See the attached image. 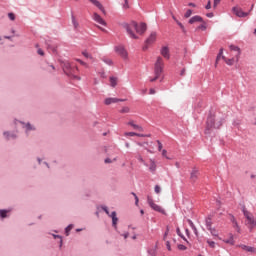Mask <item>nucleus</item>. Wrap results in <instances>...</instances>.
Returning a JSON list of instances; mask_svg holds the SVG:
<instances>
[{"instance_id": "1", "label": "nucleus", "mask_w": 256, "mask_h": 256, "mask_svg": "<svg viewBox=\"0 0 256 256\" xmlns=\"http://www.w3.org/2000/svg\"><path fill=\"white\" fill-rule=\"evenodd\" d=\"M124 29L127 31V34L129 35V37H131V39H139V37L135 35V32H133V30H136V33H138L139 35H143V33L147 31V24H137V22H131L130 24H124Z\"/></svg>"}, {"instance_id": "2", "label": "nucleus", "mask_w": 256, "mask_h": 256, "mask_svg": "<svg viewBox=\"0 0 256 256\" xmlns=\"http://www.w3.org/2000/svg\"><path fill=\"white\" fill-rule=\"evenodd\" d=\"M164 62H163V58L158 57L155 65H154V73H155V77L150 79L151 83H154V81H156L157 79H159V77H161V73H163V67H164Z\"/></svg>"}, {"instance_id": "3", "label": "nucleus", "mask_w": 256, "mask_h": 256, "mask_svg": "<svg viewBox=\"0 0 256 256\" xmlns=\"http://www.w3.org/2000/svg\"><path fill=\"white\" fill-rule=\"evenodd\" d=\"M221 125H223V121H217V120H215V116L210 115L206 122L205 134L209 135L210 129H213V127H214V129H219L221 127Z\"/></svg>"}, {"instance_id": "4", "label": "nucleus", "mask_w": 256, "mask_h": 256, "mask_svg": "<svg viewBox=\"0 0 256 256\" xmlns=\"http://www.w3.org/2000/svg\"><path fill=\"white\" fill-rule=\"evenodd\" d=\"M243 213H244V217H246L248 221V225L250 226V229H253L254 227H256V221L253 214H251V212L247 210H243Z\"/></svg>"}, {"instance_id": "5", "label": "nucleus", "mask_w": 256, "mask_h": 256, "mask_svg": "<svg viewBox=\"0 0 256 256\" xmlns=\"http://www.w3.org/2000/svg\"><path fill=\"white\" fill-rule=\"evenodd\" d=\"M147 203L151 207V209H153V211H157L158 213H165V210L162 209L161 206L157 205L155 201H153V198H151L150 196H148L147 198Z\"/></svg>"}, {"instance_id": "6", "label": "nucleus", "mask_w": 256, "mask_h": 256, "mask_svg": "<svg viewBox=\"0 0 256 256\" xmlns=\"http://www.w3.org/2000/svg\"><path fill=\"white\" fill-rule=\"evenodd\" d=\"M232 13H234L236 17H247L249 15V12H243V9L238 6L232 8Z\"/></svg>"}, {"instance_id": "7", "label": "nucleus", "mask_w": 256, "mask_h": 256, "mask_svg": "<svg viewBox=\"0 0 256 256\" xmlns=\"http://www.w3.org/2000/svg\"><path fill=\"white\" fill-rule=\"evenodd\" d=\"M115 51L118 55H120V57H122V59H127V57L129 56L127 50H125V47L123 46H116Z\"/></svg>"}, {"instance_id": "8", "label": "nucleus", "mask_w": 256, "mask_h": 256, "mask_svg": "<svg viewBox=\"0 0 256 256\" xmlns=\"http://www.w3.org/2000/svg\"><path fill=\"white\" fill-rule=\"evenodd\" d=\"M92 19L93 21H95L96 23H98V25H103L104 27L107 26V22H105L103 20V18L101 17V15H99L97 12H94L92 14Z\"/></svg>"}, {"instance_id": "9", "label": "nucleus", "mask_w": 256, "mask_h": 256, "mask_svg": "<svg viewBox=\"0 0 256 256\" xmlns=\"http://www.w3.org/2000/svg\"><path fill=\"white\" fill-rule=\"evenodd\" d=\"M88 1L92 3L94 7H97V9H99L101 13H103V15H107V11H105V7H103V4H101V2H99L98 0H88Z\"/></svg>"}, {"instance_id": "10", "label": "nucleus", "mask_w": 256, "mask_h": 256, "mask_svg": "<svg viewBox=\"0 0 256 256\" xmlns=\"http://www.w3.org/2000/svg\"><path fill=\"white\" fill-rule=\"evenodd\" d=\"M197 179H199V170L194 168L190 173V181L191 183H197Z\"/></svg>"}, {"instance_id": "11", "label": "nucleus", "mask_w": 256, "mask_h": 256, "mask_svg": "<svg viewBox=\"0 0 256 256\" xmlns=\"http://www.w3.org/2000/svg\"><path fill=\"white\" fill-rule=\"evenodd\" d=\"M157 41V32H152L150 36L146 39L147 45H153Z\"/></svg>"}, {"instance_id": "12", "label": "nucleus", "mask_w": 256, "mask_h": 256, "mask_svg": "<svg viewBox=\"0 0 256 256\" xmlns=\"http://www.w3.org/2000/svg\"><path fill=\"white\" fill-rule=\"evenodd\" d=\"M162 57H164V59H170L171 58V54L169 52V47L167 46H163L161 48V51H160Z\"/></svg>"}, {"instance_id": "13", "label": "nucleus", "mask_w": 256, "mask_h": 256, "mask_svg": "<svg viewBox=\"0 0 256 256\" xmlns=\"http://www.w3.org/2000/svg\"><path fill=\"white\" fill-rule=\"evenodd\" d=\"M230 50L234 51V57H236V62H239V56L241 55V49L235 45H230Z\"/></svg>"}, {"instance_id": "14", "label": "nucleus", "mask_w": 256, "mask_h": 256, "mask_svg": "<svg viewBox=\"0 0 256 256\" xmlns=\"http://www.w3.org/2000/svg\"><path fill=\"white\" fill-rule=\"evenodd\" d=\"M123 101H126L125 99H118V98H106L105 99V105H111L113 103H123Z\"/></svg>"}, {"instance_id": "15", "label": "nucleus", "mask_w": 256, "mask_h": 256, "mask_svg": "<svg viewBox=\"0 0 256 256\" xmlns=\"http://www.w3.org/2000/svg\"><path fill=\"white\" fill-rule=\"evenodd\" d=\"M238 247H240V249H243V251H247L248 253H255V251H256V249L254 247L247 246L244 244H240V245H238Z\"/></svg>"}, {"instance_id": "16", "label": "nucleus", "mask_w": 256, "mask_h": 256, "mask_svg": "<svg viewBox=\"0 0 256 256\" xmlns=\"http://www.w3.org/2000/svg\"><path fill=\"white\" fill-rule=\"evenodd\" d=\"M127 125H129L130 127H132L135 131H140L143 132V128L137 124H135V121L130 120Z\"/></svg>"}, {"instance_id": "17", "label": "nucleus", "mask_w": 256, "mask_h": 256, "mask_svg": "<svg viewBox=\"0 0 256 256\" xmlns=\"http://www.w3.org/2000/svg\"><path fill=\"white\" fill-rule=\"evenodd\" d=\"M222 59L225 61L226 65H234L235 63H237V56H235L234 58H226V57H222Z\"/></svg>"}, {"instance_id": "18", "label": "nucleus", "mask_w": 256, "mask_h": 256, "mask_svg": "<svg viewBox=\"0 0 256 256\" xmlns=\"http://www.w3.org/2000/svg\"><path fill=\"white\" fill-rule=\"evenodd\" d=\"M111 219H112V225L113 227H117V223L119 221V218H117V212H112L110 215Z\"/></svg>"}, {"instance_id": "19", "label": "nucleus", "mask_w": 256, "mask_h": 256, "mask_svg": "<svg viewBox=\"0 0 256 256\" xmlns=\"http://www.w3.org/2000/svg\"><path fill=\"white\" fill-rule=\"evenodd\" d=\"M190 25L193 23H203V18L201 16H194L189 20Z\"/></svg>"}, {"instance_id": "20", "label": "nucleus", "mask_w": 256, "mask_h": 256, "mask_svg": "<svg viewBox=\"0 0 256 256\" xmlns=\"http://www.w3.org/2000/svg\"><path fill=\"white\" fill-rule=\"evenodd\" d=\"M149 171H151V173H155V171H157V164L153 159H150Z\"/></svg>"}, {"instance_id": "21", "label": "nucleus", "mask_w": 256, "mask_h": 256, "mask_svg": "<svg viewBox=\"0 0 256 256\" xmlns=\"http://www.w3.org/2000/svg\"><path fill=\"white\" fill-rule=\"evenodd\" d=\"M71 19H72V25H73L74 29H79V22L75 18V15L72 14Z\"/></svg>"}, {"instance_id": "22", "label": "nucleus", "mask_w": 256, "mask_h": 256, "mask_svg": "<svg viewBox=\"0 0 256 256\" xmlns=\"http://www.w3.org/2000/svg\"><path fill=\"white\" fill-rule=\"evenodd\" d=\"M224 243H227L228 245H235V240L233 239V235H230L229 239L224 240Z\"/></svg>"}, {"instance_id": "23", "label": "nucleus", "mask_w": 256, "mask_h": 256, "mask_svg": "<svg viewBox=\"0 0 256 256\" xmlns=\"http://www.w3.org/2000/svg\"><path fill=\"white\" fill-rule=\"evenodd\" d=\"M110 85L111 87H117V78L110 77Z\"/></svg>"}, {"instance_id": "24", "label": "nucleus", "mask_w": 256, "mask_h": 256, "mask_svg": "<svg viewBox=\"0 0 256 256\" xmlns=\"http://www.w3.org/2000/svg\"><path fill=\"white\" fill-rule=\"evenodd\" d=\"M208 230L210 231L211 235H213V237L219 236V232H217L215 228H208Z\"/></svg>"}, {"instance_id": "25", "label": "nucleus", "mask_w": 256, "mask_h": 256, "mask_svg": "<svg viewBox=\"0 0 256 256\" xmlns=\"http://www.w3.org/2000/svg\"><path fill=\"white\" fill-rule=\"evenodd\" d=\"M176 23L180 27L183 33H187V30L185 29V26L183 25V23L179 22V20H176Z\"/></svg>"}, {"instance_id": "26", "label": "nucleus", "mask_w": 256, "mask_h": 256, "mask_svg": "<svg viewBox=\"0 0 256 256\" xmlns=\"http://www.w3.org/2000/svg\"><path fill=\"white\" fill-rule=\"evenodd\" d=\"M102 61L104 63H106V65H113V60H111V59H109L107 57L102 58Z\"/></svg>"}, {"instance_id": "27", "label": "nucleus", "mask_w": 256, "mask_h": 256, "mask_svg": "<svg viewBox=\"0 0 256 256\" xmlns=\"http://www.w3.org/2000/svg\"><path fill=\"white\" fill-rule=\"evenodd\" d=\"M211 225H213V222H211V217H208L206 219V227H207V229H211L212 228Z\"/></svg>"}, {"instance_id": "28", "label": "nucleus", "mask_w": 256, "mask_h": 256, "mask_svg": "<svg viewBox=\"0 0 256 256\" xmlns=\"http://www.w3.org/2000/svg\"><path fill=\"white\" fill-rule=\"evenodd\" d=\"M188 223H189L190 227L193 229L195 235H197V228L195 227V224H193V221L188 220Z\"/></svg>"}, {"instance_id": "29", "label": "nucleus", "mask_w": 256, "mask_h": 256, "mask_svg": "<svg viewBox=\"0 0 256 256\" xmlns=\"http://www.w3.org/2000/svg\"><path fill=\"white\" fill-rule=\"evenodd\" d=\"M197 29L201 30V31H205L207 29V24L204 22L203 24H201L200 26L197 27Z\"/></svg>"}, {"instance_id": "30", "label": "nucleus", "mask_w": 256, "mask_h": 256, "mask_svg": "<svg viewBox=\"0 0 256 256\" xmlns=\"http://www.w3.org/2000/svg\"><path fill=\"white\" fill-rule=\"evenodd\" d=\"M7 210H0V217H2V219H5V217H7Z\"/></svg>"}, {"instance_id": "31", "label": "nucleus", "mask_w": 256, "mask_h": 256, "mask_svg": "<svg viewBox=\"0 0 256 256\" xmlns=\"http://www.w3.org/2000/svg\"><path fill=\"white\" fill-rule=\"evenodd\" d=\"M191 15H193V11H192L191 9H189V10L186 11L184 17H185L186 19H189V17H190Z\"/></svg>"}, {"instance_id": "32", "label": "nucleus", "mask_w": 256, "mask_h": 256, "mask_svg": "<svg viewBox=\"0 0 256 256\" xmlns=\"http://www.w3.org/2000/svg\"><path fill=\"white\" fill-rule=\"evenodd\" d=\"M131 109L129 107H123L121 110H120V113H130Z\"/></svg>"}, {"instance_id": "33", "label": "nucleus", "mask_w": 256, "mask_h": 256, "mask_svg": "<svg viewBox=\"0 0 256 256\" xmlns=\"http://www.w3.org/2000/svg\"><path fill=\"white\" fill-rule=\"evenodd\" d=\"M124 135H125V137H136L137 133H135V132H126Z\"/></svg>"}, {"instance_id": "34", "label": "nucleus", "mask_w": 256, "mask_h": 256, "mask_svg": "<svg viewBox=\"0 0 256 256\" xmlns=\"http://www.w3.org/2000/svg\"><path fill=\"white\" fill-rule=\"evenodd\" d=\"M178 249H179V251H186L187 250V246H185L183 244H179L178 245Z\"/></svg>"}, {"instance_id": "35", "label": "nucleus", "mask_w": 256, "mask_h": 256, "mask_svg": "<svg viewBox=\"0 0 256 256\" xmlns=\"http://www.w3.org/2000/svg\"><path fill=\"white\" fill-rule=\"evenodd\" d=\"M123 9H129V0H124Z\"/></svg>"}, {"instance_id": "36", "label": "nucleus", "mask_w": 256, "mask_h": 256, "mask_svg": "<svg viewBox=\"0 0 256 256\" xmlns=\"http://www.w3.org/2000/svg\"><path fill=\"white\" fill-rule=\"evenodd\" d=\"M207 243H208L209 247H211V249H215V242H213L211 240H207Z\"/></svg>"}, {"instance_id": "37", "label": "nucleus", "mask_w": 256, "mask_h": 256, "mask_svg": "<svg viewBox=\"0 0 256 256\" xmlns=\"http://www.w3.org/2000/svg\"><path fill=\"white\" fill-rule=\"evenodd\" d=\"M68 69H71V64L69 63V62H66L65 64H64V71H68Z\"/></svg>"}, {"instance_id": "38", "label": "nucleus", "mask_w": 256, "mask_h": 256, "mask_svg": "<svg viewBox=\"0 0 256 256\" xmlns=\"http://www.w3.org/2000/svg\"><path fill=\"white\" fill-rule=\"evenodd\" d=\"M132 195L135 198V205H139V197H137V194H135V192H132Z\"/></svg>"}, {"instance_id": "39", "label": "nucleus", "mask_w": 256, "mask_h": 256, "mask_svg": "<svg viewBox=\"0 0 256 256\" xmlns=\"http://www.w3.org/2000/svg\"><path fill=\"white\" fill-rule=\"evenodd\" d=\"M8 17L10 21H15V15L12 12L8 14Z\"/></svg>"}, {"instance_id": "40", "label": "nucleus", "mask_w": 256, "mask_h": 256, "mask_svg": "<svg viewBox=\"0 0 256 256\" xmlns=\"http://www.w3.org/2000/svg\"><path fill=\"white\" fill-rule=\"evenodd\" d=\"M221 55H223V49L220 50V52L216 58V63H219V59H221Z\"/></svg>"}, {"instance_id": "41", "label": "nucleus", "mask_w": 256, "mask_h": 256, "mask_svg": "<svg viewBox=\"0 0 256 256\" xmlns=\"http://www.w3.org/2000/svg\"><path fill=\"white\" fill-rule=\"evenodd\" d=\"M155 193L159 194L161 193V187L159 185H156L154 188Z\"/></svg>"}, {"instance_id": "42", "label": "nucleus", "mask_w": 256, "mask_h": 256, "mask_svg": "<svg viewBox=\"0 0 256 256\" xmlns=\"http://www.w3.org/2000/svg\"><path fill=\"white\" fill-rule=\"evenodd\" d=\"M157 144H158V151H162L163 144L161 143V141L157 140Z\"/></svg>"}, {"instance_id": "43", "label": "nucleus", "mask_w": 256, "mask_h": 256, "mask_svg": "<svg viewBox=\"0 0 256 256\" xmlns=\"http://www.w3.org/2000/svg\"><path fill=\"white\" fill-rule=\"evenodd\" d=\"M54 239H60V247L63 245V239H61V236L59 235H54Z\"/></svg>"}, {"instance_id": "44", "label": "nucleus", "mask_w": 256, "mask_h": 256, "mask_svg": "<svg viewBox=\"0 0 256 256\" xmlns=\"http://www.w3.org/2000/svg\"><path fill=\"white\" fill-rule=\"evenodd\" d=\"M71 229H73V225H69L67 228H66V235L69 236V231H71Z\"/></svg>"}, {"instance_id": "45", "label": "nucleus", "mask_w": 256, "mask_h": 256, "mask_svg": "<svg viewBox=\"0 0 256 256\" xmlns=\"http://www.w3.org/2000/svg\"><path fill=\"white\" fill-rule=\"evenodd\" d=\"M82 55H84L87 59H93L91 55H89L86 51L82 52Z\"/></svg>"}, {"instance_id": "46", "label": "nucleus", "mask_w": 256, "mask_h": 256, "mask_svg": "<svg viewBox=\"0 0 256 256\" xmlns=\"http://www.w3.org/2000/svg\"><path fill=\"white\" fill-rule=\"evenodd\" d=\"M162 157L169 159V157L167 156V150H162Z\"/></svg>"}, {"instance_id": "47", "label": "nucleus", "mask_w": 256, "mask_h": 256, "mask_svg": "<svg viewBox=\"0 0 256 256\" xmlns=\"http://www.w3.org/2000/svg\"><path fill=\"white\" fill-rule=\"evenodd\" d=\"M38 55H41L43 57V55H45V52H43V49L39 48L37 51Z\"/></svg>"}, {"instance_id": "48", "label": "nucleus", "mask_w": 256, "mask_h": 256, "mask_svg": "<svg viewBox=\"0 0 256 256\" xmlns=\"http://www.w3.org/2000/svg\"><path fill=\"white\" fill-rule=\"evenodd\" d=\"M232 222L237 229H239V225H237V221L235 220V217H232Z\"/></svg>"}, {"instance_id": "49", "label": "nucleus", "mask_w": 256, "mask_h": 256, "mask_svg": "<svg viewBox=\"0 0 256 256\" xmlns=\"http://www.w3.org/2000/svg\"><path fill=\"white\" fill-rule=\"evenodd\" d=\"M166 247L168 251H171V243L169 241L166 242Z\"/></svg>"}, {"instance_id": "50", "label": "nucleus", "mask_w": 256, "mask_h": 256, "mask_svg": "<svg viewBox=\"0 0 256 256\" xmlns=\"http://www.w3.org/2000/svg\"><path fill=\"white\" fill-rule=\"evenodd\" d=\"M77 61L80 65H85V67H87V63L83 62V60L77 59Z\"/></svg>"}, {"instance_id": "51", "label": "nucleus", "mask_w": 256, "mask_h": 256, "mask_svg": "<svg viewBox=\"0 0 256 256\" xmlns=\"http://www.w3.org/2000/svg\"><path fill=\"white\" fill-rule=\"evenodd\" d=\"M136 137H150V135L136 133Z\"/></svg>"}, {"instance_id": "52", "label": "nucleus", "mask_w": 256, "mask_h": 256, "mask_svg": "<svg viewBox=\"0 0 256 256\" xmlns=\"http://www.w3.org/2000/svg\"><path fill=\"white\" fill-rule=\"evenodd\" d=\"M205 9H211V0L208 1L207 5L205 6Z\"/></svg>"}, {"instance_id": "53", "label": "nucleus", "mask_w": 256, "mask_h": 256, "mask_svg": "<svg viewBox=\"0 0 256 256\" xmlns=\"http://www.w3.org/2000/svg\"><path fill=\"white\" fill-rule=\"evenodd\" d=\"M4 135L7 136V139H10V138L15 139V135L8 136L7 132H5Z\"/></svg>"}, {"instance_id": "54", "label": "nucleus", "mask_w": 256, "mask_h": 256, "mask_svg": "<svg viewBox=\"0 0 256 256\" xmlns=\"http://www.w3.org/2000/svg\"><path fill=\"white\" fill-rule=\"evenodd\" d=\"M219 3H221V0H214V7H217Z\"/></svg>"}, {"instance_id": "55", "label": "nucleus", "mask_w": 256, "mask_h": 256, "mask_svg": "<svg viewBox=\"0 0 256 256\" xmlns=\"http://www.w3.org/2000/svg\"><path fill=\"white\" fill-rule=\"evenodd\" d=\"M149 93H150V95H155L156 91L154 88H151Z\"/></svg>"}, {"instance_id": "56", "label": "nucleus", "mask_w": 256, "mask_h": 256, "mask_svg": "<svg viewBox=\"0 0 256 256\" xmlns=\"http://www.w3.org/2000/svg\"><path fill=\"white\" fill-rule=\"evenodd\" d=\"M103 211H105V213L107 214V215H111V214H109V209H107V207H103Z\"/></svg>"}, {"instance_id": "57", "label": "nucleus", "mask_w": 256, "mask_h": 256, "mask_svg": "<svg viewBox=\"0 0 256 256\" xmlns=\"http://www.w3.org/2000/svg\"><path fill=\"white\" fill-rule=\"evenodd\" d=\"M138 161H140V163H145V160H143V157L138 156Z\"/></svg>"}, {"instance_id": "58", "label": "nucleus", "mask_w": 256, "mask_h": 256, "mask_svg": "<svg viewBox=\"0 0 256 256\" xmlns=\"http://www.w3.org/2000/svg\"><path fill=\"white\" fill-rule=\"evenodd\" d=\"M26 128H27V131L33 129V127L31 126V124H27V125H26Z\"/></svg>"}, {"instance_id": "59", "label": "nucleus", "mask_w": 256, "mask_h": 256, "mask_svg": "<svg viewBox=\"0 0 256 256\" xmlns=\"http://www.w3.org/2000/svg\"><path fill=\"white\" fill-rule=\"evenodd\" d=\"M188 6L189 7H197V5H195V3H189Z\"/></svg>"}, {"instance_id": "60", "label": "nucleus", "mask_w": 256, "mask_h": 256, "mask_svg": "<svg viewBox=\"0 0 256 256\" xmlns=\"http://www.w3.org/2000/svg\"><path fill=\"white\" fill-rule=\"evenodd\" d=\"M167 235H169V229H167V231L164 233V239L167 237Z\"/></svg>"}, {"instance_id": "61", "label": "nucleus", "mask_w": 256, "mask_h": 256, "mask_svg": "<svg viewBox=\"0 0 256 256\" xmlns=\"http://www.w3.org/2000/svg\"><path fill=\"white\" fill-rule=\"evenodd\" d=\"M206 16L211 19L213 17V13H208V14H206Z\"/></svg>"}, {"instance_id": "62", "label": "nucleus", "mask_w": 256, "mask_h": 256, "mask_svg": "<svg viewBox=\"0 0 256 256\" xmlns=\"http://www.w3.org/2000/svg\"><path fill=\"white\" fill-rule=\"evenodd\" d=\"M105 163H112V161L109 158H106Z\"/></svg>"}, {"instance_id": "63", "label": "nucleus", "mask_w": 256, "mask_h": 256, "mask_svg": "<svg viewBox=\"0 0 256 256\" xmlns=\"http://www.w3.org/2000/svg\"><path fill=\"white\" fill-rule=\"evenodd\" d=\"M124 239H127V237H129V233H126L123 235Z\"/></svg>"}, {"instance_id": "64", "label": "nucleus", "mask_w": 256, "mask_h": 256, "mask_svg": "<svg viewBox=\"0 0 256 256\" xmlns=\"http://www.w3.org/2000/svg\"><path fill=\"white\" fill-rule=\"evenodd\" d=\"M177 234L181 235V229L177 228Z\"/></svg>"}]
</instances>
